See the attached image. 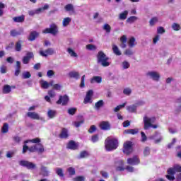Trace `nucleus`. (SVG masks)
<instances>
[{
	"instance_id": "nucleus-1",
	"label": "nucleus",
	"mask_w": 181,
	"mask_h": 181,
	"mask_svg": "<svg viewBox=\"0 0 181 181\" xmlns=\"http://www.w3.org/2000/svg\"><path fill=\"white\" fill-rule=\"evenodd\" d=\"M156 121V117H149L148 115H144L143 117V122L144 124V129L146 131L149 129V128H153L156 129L158 128V125L153 124L154 122Z\"/></svg>"
},
{
	"instance_id": "nucleus-2",
	"label": "nucleus",
	"mask_w": 181,
	"mask_h": 181,
	"mask_svg": "<svg viewBox=\"0 0 181 181\" xmlns=\"http://www.w3.org/2000/svg\"><path fill=\"white\" fill-rule=\"evenodd\" d=\"M97 62L98 64L102 65L103 67H108V66L111 64L110 57H107V55L103 51H100L98 53Z\"/></svg>"
},
{
	"instance_id": "nucleus-3",
	"label": "nucleus",
	"mask_w": 181,
	"mask_h": 181,
	"mask_svg": "<svg viewBox=\"0 0 181 181\" xmlns=\"http://www.w3.org/2000/svg\"><path fill=\"white\" fill-rule=\"evenodd\" d=\"M105 148L108 152L114 151L118 148V140L107 138L105 141Z\"/></svg>"
},
{
	"instance_id": "nucleus-4",
	"label": "nucleus",
	"mask_w": 181,
	"mask_h": 181,
	"mask_svg": "<svg viewBox=\"0 0 181 181\" xmlns=\"http://www.w3.org/2000/svg\"><path fill=\"white\" fill-rule=\"evenodd\" d=\"M181 172V166L179 165H175L173 168H170L168 170L167 173L168 175H165V177L170 181L175 180V173Z\"/></svg>"
},
{
	"instance_id": "nucleus-5",
	"label": "nucleus",
	"mask_w": 181,
	"mask_h": 181,
	"mask_svg": "<svg viewBox=\"0 0 181 181\" xmlns=\"http://www.w3.org/2000/svg\"><path fill=\"white\" fill-rule=\"evenodd\" d=\"M42 33H50L51 35L56 36V35L59 33V27L55 23H52L49 25V28H45L44 30H42Z\"/></svg>"
},
{
	"instance_id": "nucleus-6",
	"label": "nucleus",
	"mask_w": 181,
	"mask_h": 181,
	"mask_svg": "<svg viewBox=\"0 0 181 181\" xmlns=\"http://www.w3.org/2000/svg\"><path fill=\"white\" fill-rule=\"evenodd\" d=\"M20 166H23V168H26L30 170H33V169H36L37 166L36 164L33 163V162L22 160L19 161Z\"/></svg>"
},
{
	"instance_id": "nucleus-7",
	"label": "nucleus",
	"mask_w": 181,
	"mask_h": 181,
	"mask_svg": "<svg viewBox=\"0 0 181 181\" xmlns=\"http://www.w3.org/2000/svg\"><path fill=\"white\" fill-rule=\"evenodd\" d=\"M132 141H127L124 143L123 145V152L126 155H129V153H132L134 148H132Z\"/></svg>"
},
{
	"instance_id": "nucleus-8",
	"label": "nucleus",
	"mask_w": 181,
	"mask_h": 181,
	"mask_svg": "<svg viewBox=\"0 0 181 181\" xmlns=\"http://www.w3.org/2000/svg\"><path fill=\"white\" fill-rule=\"evenodd\" d=\"M29 152H38V153H43V152H45V147L40 143L37 144L30 147Z\"/></svg>"
},
{
	"instance_id": "nucleus-9",
	"label": "nucleus",
	"mask_w": 181,
	"mask_h": 181,
	"mask_svg": "<svg viewBox=\"0 0 181 181\" xmlns=\"http://www.w3.org/2000/svg\"><path fill=\"white\" fill-rule=\"evenodd\" d=\"M94 94V92L93 90H89L86 93V95L83 100L84 104H91L93 103V95Z\"/></svg>"
},
{
	"instance_id": "nucleus-10",
	"label": "nucleus",
	"mask_w": 181,
	"mask_h": 181,
	"mask_svg": "<svg viewBox=\"0 0 181 181\" xmlns=\"http://www.w3.org/2000/svg\"><path fill=\"white\" fill-rule=\"evenodd\" d=\"M146 76H148V77H150V78H151V80H153V81H159V80L160 79V74H159V73L156 71H148L146 74Z\"/></svg>"
},
{
	"instance_id": "nucleus-11",
	"label": "nucleus",
	"mask_w": 181,
	"mask_h": 181,
	"mask_svg": "<svg viewBox=\"0 0 181 181\" xmlns=\"http://www.w3.org/2000/svg\"><path fill=\"white\" fill-rule=\"evenodd\" d=\"M55 52L53 48H48L45 51L40 50V56H42V57H47V56H52V54H54Z\"/></svg>"
},
{
	"instance_id": "nucleus-12",
	"label": "nucleus",
	"mask_w": 181,
	"mask_h": 181,
	"mask_svg": "<svg viewBox=\"0 0 181 181\" xmlns=\"http://www.w3.org/2000/svg\"><path fill=\"white\" fill-rule=\"evenodd\" d=\"M34 54L33 52H27L26 55L23 58V64H29L30 62V59H33Z\"/></svg>"
},
{
	"instance_id": "nucleus-13",
	"label": "nucleus",
	"mask_w": 181,
	"mask_h": 181,
	"mask_svg": "<svg viewBox=\"0 0 181 181\" xmlns=\"http://www.w3.org/2000/svg\"><path fill=\"white\" fill-rule=\"evenodd\" d=\"M150 139H155L154 144H159L163 139V137L160 136L159 132H156L153 135L150 136Z\"/></svg>"
},
{
	"instance_id": "nucleus-14",
	"label": "nucleus",
	"mask_w": 181,
	"mask_h": 181,
	"mask_svg": "<svg viewBox=\"0 0 181 181\" xmlns=\"http://www.w3.org/2000/svg\"><path fill=\"white\" fill-rule=\"evenodd\" d=\"M127 163L128 165H139L140 161H139V158H138V156H134L132 158H129L127 159Z\"/></svg>"
},
{
	"instance_id": "nucleus-15",
	"label": "nucleus",
	"mask_w": 181,
	"mask_h": 181,
	"mask_svg": "<svg viewBox=\"0 0 181 181\" xmlns=\"http://www.w3.org/2000/svg\"><path fill=\"white\" fill-rule=\"evenodd\" d=\"M69 103V96L64 95V96H59V99L57 101V104H62V105H67Z\"/></svg>"
},
{
	"instance_id": "nucleus-16",
	"label": "nucleus",
	"mask_w": 181,
	"mask_h": 181,
	"mask_svg": "<svg viewBox=\"0 0 181 181\" xmlns=\"http://www.w3.org/2000/svg\"><path fill=\"white\" fill-rule=\"evenodd\" d=\"M40 175H42V176H43L44 177H48V176L50 175V171H49L47 167L45 165H41Z\"/></svg>"
},
{
	"instance_id": "nucleus-17",
	"label": "nucleus",
	"mask_w": 181,
	"mask_h": 181,
	"mask_svg": "<svg viewBox=\"0 0 181 181\" xmlns=\"http://www.w3.org/2000/svg\"><path fill=\"white\" fill-rule=\"evenodd\" d=\"M100 129L103 131H108L111 129V124L108 122H102L100 124Z\"/></svg>"
},
{
	"instance_id": "nucleus-18",
	"label": "nucleus",
	"mask_w": 181,
	"mask_h": 181,
	"mask_svg": "<svg viewBox=\"0 0 181 181\" xmlns=\"http://www.w3.org/2000/svg\"><path fill=\"white\" fill-rule=\"evenodd\" d=\"M27 117H28L29 118H31V119H42L39 114L35 112H28L27 113Z\"/></svg>"
},
{
	"instance_id": "nucleus-19",
	"label": "nucleus",
	"mask_w": 181,
	"mask_h": 181,
	"mask_svg": "<svg viewBox=\"0 0 181 181\" xmlns=\"http://www.w3.org/2000/svg\"><path fill=\"white\" fill-rule=\"evenodd\" d=\"M139 132V129H126L124 132V134H130V135H136Z\"/></svg>"
},
{
	"instance_id": "nucleus-20",
	"label": "nucleus",
	"mask_w": 181,
	"mask_h": 181,
	"mask_svg": "<svg viewBox=\"0 0 181 181\" xmlns=\"http://www.w3.org/2000/svg\"><path fill=\"white\" fill-rule=\"evenodd\" d=\"M39 36V33L36 31H33L30 33V35L28 37V40L30 42H33Z\"/></svg>"
},
{
	"instance_id": "nucleus-21",
	"label": "nucleus",
	"mask_w": 181,
	"mask_h": 181,
	"mask_svg": "<svg viewBox=\"0 0 181 181\" xmlns=\"http://www.w3.org/2000/svg\"><path fill=\"white\" fill-rule=\"evenodd\" d=\"M103 82V78L101 76H93L90 79V83L94 84V83H98V84H100Z\"/></svg>"
},
{
	"instance_id": "nucleus-22",
	"label": "nucleus",
	"mask_w": 181,
	"mask_h": 181,
	"mask_svg": "<svg viewBox=\"0 0 181 181\" xmlns=\"http://www.w3.org/2000/svg\"><path fill=\"white\" fill-rule=\"evenodd\" d=\"M67 148L69 149H72V150H76L77 149V148H78V144H77L76 143H75L73 141H71L69 142L68 145H67Z\"/></svg>"
},
{
	"instance_id": "nucleus-23",
	"label": "nucleus",
	"mask_w": 181,
	"mask_h": 181,
	"mask_svg": "<svg viewBox=\"0 0 181 181\" xmlns=\"http://www.w3.org/2000/svg\"><path fill=\"white\" fill-rule=\"evenodd\" d=\"M102 107H104V100H100L95 103L94 108L96 110V111L100 110V108H102Z\"/></svg>"
},
{
	"instance_id": "nucleus-24",
	"label": "nucleus",
	"mask_w": 181,
	"mask_h": 181,
	"mask_svg": "<svg viewBox=\"0 0 181 181\" xmlns=\"http://www.w3.org/2000/svg\"><path fill=\"white\" fill-rule=\"evenodd\" d=\"M12 91V88L9 85H4L3 86L2 93L3 94H9Z\"/></svg>"
},
{
	"instance_id": "nucleus-25",
	"label": "nucleus",
	"mask_w": 181,
	"mask_h": 181,
	"mask_svg": "<svg viewBox=\"0 0 181 181\" xmlns=\"http://www.w3.org/2000/svg\"><path fill=\"white\" fill-rule=\"evenodd\" d=\"M71 22V18H70V17L64 18L62 21V26L64 28H67V26H69V25H70Z\"/></svg>"
},
{
	"instance_id": "nucleus-26",
	"label": "nucleus",
	"mask_w": 181,
	"mask_h": 181,
	"mask_svg": "<svg viewBox=\"0 0 181 181\" xmlns=\"http://www.w3.org/2000/svg\"><path fill=\"white\" fill-rule=\"evenodd\" d=\"M57 115V112L54 110H49L47 112V117H49L50 119L54 118Z\"/></svg>"
},
{
	"instance_id": "nucleus-27",
	"label": "nucleus",
	"mask_w": 181,
	"mask_h": 181,
	"mask_svg": "<svg viewBox=\"0 0 181 181\" xmlns=\"http://www.w3.org/2000/svg\"><path fill=\"white\" fill-rule=\"evenodd\" d=\"M64 9L66 11V12H72L73 13L75 12L74 6H73L71 4H66L64 6Z\"/></svg>"
},
{
	"instance_id": "nucleus-28",
	"label": "nucleus",
	"mask_w": 181,
	"mask_h": 181,
	"mask_svg": "<svg viewBox=\"0 0 181 181\" xmlns=\"http://www.w3.org/2000/svg\"><path fill=\"white\" fill-rule=\"evenodd\" d=\"M60 138L66 139L69 136V131L66 128H63L59 134Z\"/></svg>"
},
{
	"instance_id": "nucleus-29",
	"label": "nucleus",
	"mask_w": 181,
	"mask_h": 181,
	"mask_svg": "<svg viewBox=\"0 0 181 181\" xmlns=\"http://www.w3.org/2000/svg\"><path fill=\"white\" fill-rule=\"evenodd\" d=\"M69 77L78 80V78H80V74L77 71H71L69 72Z\"/></svg>"
},
{
	"instance_id": "nucleus-30",
	"label": "nucleus",
	"mask_w": 181,
	"mask_h": 181,
	"mask_svg": "<svg viewBox=\"0 0 181 181\" xmlns=\"http://www.w3.org/2000/svg\"><path fill=\"white\" fill-rule=\"evenodd\" d=\"M112 49L113 53H115L116 56H121L122 53H121V51H119V48H118V46L115 45H112Z\"/></svg>"
},
{
	"instance_id": "nucleus-31",
	"label": "nucleus",
	"mask_w": 181,
	"mask_h": 181,
	"mask_svg": "<svg viewBox=\"0 0 181 181\" xmlns=\"http://www.w3.org/2000/svg\"><path fill=\"white\" fill-rule=\"evenodd\" d=\"M158 22H159V18L153 17L149 21V25L150 26H155Z\"/></svg>"
},
{
	"instance_id": "nucleus-32",
	"label": "nucleus",
	"mask_w": 181,
	"mask_h": 181,
	"mask_svg": "<svg viewBox=\"0 0 181 181\" xmlns=\"http://www.w3.org/2000/svg\"><path fill=\"white\" fill-rule=\"evenodd\" d=\"M23 33V30L21 31H17L16 30H11L10 31L11 36H13V37H15L16 36H19V35H22Z\"/></svg>"
},
{
	"instance_id": "nucleus-33",
	"label": "nucleus",
	"mask_w": 181,
	"mask_h": 181,
	"mask_svg": "<svg viewBox=\"0 0 181 181\" xmlns=\"http://www.w3.org/2000/svg\"><path fill=\"white\" fill-rule=\"evenodd\" d=\"M40 13H42V9L37 8L36 10L30 11L28 15H30V16H35V15H39Z\"/></svg>"
},
{
	"instance_id": "nucleus-34",
	"label": "nucleus",
	"mask_w": 181,
	"mask_h": 181,
	"mask_svg": "<svg viewBox=\"0 0 181 181\" xmlns=\"http://www.w3.org/2000/svg\"><path fill=\"white\" fill-rule=\"evenodd\" d=\"M40 84L42 88H44L45 90H47V88H49V87H50V84L49 83V82L44 80L40 81Z\"/></svg>"
},
{
	"instance_id": "nucleus-35",
	"label": "nucleus",
	"mask_w": 181,
	"mask_h": 181,
	"mask_svg": "<svg viewBox=\"0 0 181 181\" xmlns=\"http://www.w3.org/2000/svg\"><path fill=\"white\" fill-rule=\"evenodd\" d=\"M13 21L16 23L25 22V16L14 17V18H13Z\"/></svg>"
},
{
	"instance_id": "nucleus-36",
	"label": "nucleus",
	"mask_w": 181,
	"mask_h": 181,
	"mask_svg": "<svg viewBox=\"0 0 181 181\" xmlns=\"http://www.w3.org/2000/svg\"><path fill=\"white\" fill-rule=\"evenodd\" d=\"M55 173L59 176V177H64V173H63V168H57L55 169Z\"/></svg>"
},
{
	"instance_id": "nucleus-37",
	"label": "nucleus",
	"mask_w": 181,
	"mask_h": 181,
	"mask_svg": "<svg viewBox=\"0 0 181 181\" xmlns=\"http://www.w3.org/2000/svg\"><path fill=\"white\" fill-rule=\"evenodd\" d=\"M67 53L71 56V57H78L77 53L73 50L71 48H67L66 49Z\"/></svg>"
},
{
	"instance_id": "nucleus-38",
	"label": "nucleus",
	"mask_w": 181,
	"mask_h": 181,
	"mask_svg": "<svg viewBox=\"0 0 181 181\" xmlns=\"http://www.w3.org/2000/svg\"><path fill=\"white\" fill-rule=\"evenodd\" d=\"M16 52H21L22 50V41L19 40L16 43L15 46Z\"/></svg>"
},
{
	"instance_id": "nucleus-39",
	"label": "nucleus",
	"mask_w": 181,
	"mask_h": 181,
	"mask_svg": "<svg viewBox=\"0 0 181 181\" xmlns=\"http://www.w3.org/2000/svg\"><path fill=\"white\" fill-rule=\"evenodd\" d=\"M127 16H128V11H124L119 14V19L121 21H125V19H127Z\"/></svg>"
},
{
	"instance_id": "nucleus-40",
	"label": "nucleus",
	"mask_w": 181,
	"mask_h": 181,
	"mask_svg": "<svg viewBox=\"0 0 181 181\" xmlns=\"http://www.w3.org/2000/svg\"><path fill=\"white\" fill-rule=\"evenodd\" d=\"M127 110L129 112H135L136 111V105H132L127 107Z\"/></svg>"
},
{
	"instance_id": "nucleus-41",
	"label": "nucleus",
	"mask_w": 181,
	"mask_h": 181,
	"mask_svg": "<svg viewBox=\"0 0 181 181\" xmlns=\"http://www.w3.org/2000/svg\"><path fill=\"white\" fill-rule=\"evenodd\" d=\"M121 66L122 67L123 70H127L131 67V64H129L128 61H124L122 62Z\"/></svg>"
},
{
	"instance_id": "nucleus-42",
	"label": "nucleus",
	"mask_w": 181,
	"mask_h": 181,
	"mask_svg": "<svg viewBox=\"0 0 181 181\" xmlns=\"http://www.w3.org/2000/svg\"><path fill=\"white\" fill-rule=\"evenodd\" d=\"M128 43H129V47H134L136 45L135 37H130Z\"/></svg>"
},
{
	"instance_id": "nucleus-43",
	"label": "nucleus",
	"mask_w": 181,
	"mask_h": 181,
	"mask_svg": "<svg viewBox=\"0 0 181 181\" xmlns=\"http://www.w3.org/2000/svg\"><path fill=\"white\" fill-rule=\"evenodd\" d=\"M66 171L68 172L69 176H74V175H76V169L73 167L68 168Z\"/></svg>"
},
{
	"instance_id": "nucleus-44",
	"label": "nucleus",
	"mask_w": 181,
	"mask_h": 181,
	"mask_svg": "<svg viewBox=\"0 0 181 181\" xmlns=\"http://www.w3.org/2000/svg\"><path fill=\"white\" fill-rule=\"evenodd\" d=\"M172 29H173L175 32H179L181 29V26L177 23H173L172 25Z\"/></svg>"
},
{
	"instance_id": "nucleus-45",
	"label": "nucleus",
	"mask_w": 181,
	"mask_h": 181,
	"mask_svg": "<svg viewBox=\"0 0 181 181\" xmlns=\"http://www.w3.org/2000/svg\"><path fill=\"white\" fill-rule=\"evenodd\" d=\"M136 21H138V17L131 16V17L127 18V22L128 23H134V22H136Z\"/></svg>"
},
{
	"instance_id": "nucleus-46",
	"label": "nucleus",
	"mask_w": 181,
	"mask_h": 181,
	"mask_svg": "<svg viewBox=\"0 0 181 181\" xmlns=\"http://www.w3.org/2000/svg\"><path fill=\"white\" fill-rule=\"evenodd\" d=\"M8 127H9V125L8 124V123H4L1 129V132L3 134H6V132H8Z\"/></svg>"
},
{
	"instance_id": "nucleus-47",
	"label": "nucleus",
	"mask_w": 181,
	"mask_h": 181,
	"mask_svg": "<svg viewBox=\"0 0 181 181\" xmlns=\"http://www.w3.org/2000/svg\"><path fill=\"white\" fill-rule=\"evenodd\" d=\"M125 105H127V103H124L122 105L117 106L116 107H115L114 112H118V111H119V110H121L122 108H124V107H125Z\"/></svg>"
},
{
	"instance_id": "nucleus-48",
	"label": "nucleus",
	"mask_w": 181,
	"mask_h": 181,
	"mask_svg": "<svg viewBox=\"0 0 181 181\" xmlns=\"http://www.w3.org/2000/svg\"><path fill=\"white\" fill-rule=\"evenodd\" d=\"M85 80H86V75L82 76L81 78V84H80V87L81 88H84L85 87Z\"/></svg>"
},
{
	"instance_id": "nucleus-49",
	"label": "nucleus",
	"mask_w": 181,
	"mask_h": 181,
	"mask_svg": "<svg viewBox=\"0 0 181 181\" xmlns=\"http://www.w3.org/2000/svg\"><path fill=\"white\" fill-rule=\"evenodd\" d=\"M103 30H105L107 33H110L111 32V26H110L108 24H105L103 25Z\"/></svg>"
},
{
	"instance_id": "nucleus-50",
	"label": "nucleus",
	"mask_w": 181,
	"mask_h": 181,
	"mask_svg": "<svg viewBox=\"0 0 181 181\" xmlns=\"http://www.w3.org/2000/svg\"><path fill=\"white\" fill-rule=\"evenodd\" d=\"M141 141L142 142H146V141H148V136H146V134H145V132H141Z\"/></svg>"
},
{
	"instance_id": "nucleus-51",
	"label": "nucleus",
	"mask_w": 181,
	"mask_h": 181,
	"mask_svg": "<svg viewBox=\"0 0 181 181\" xmlns=\"http://www.w3.org/2000/svg\"><path fill=\"white\" fill-rule=\"evenodd\" d=\"M86 49L88 50H96L97 47H95V45H94L89 44V45H86Z\"/></svg>"
},
{
	"instance_id": "nucleus-52",
	"label": "nucleus",
	"mask_w": 181,
	"mask_h": 181,
	"mask_svg": "<svg viewBox=\"0 0 181 181\" xmlns=\"http://www.w3.org/2000/svg\"><path fill=\"white\" fill-rule=\"evenodd\" d=\"M131 93H132V90L129 88H124L123 90V93L125 94V95H130Z\"/></svg>"
},
{
	"instance_id": "nucleus-53",
	"label": "nucleus",
	"mask_w": 181,
	"mask_h": 181,
	"mask_svg": "<svg viewBox=\"0 0 181 181\" xmlns=\"http://www.w3.org/2000/svg\"><path fill=\"white\" fill-rule=\"evenodd\" d=\"M86 178L84 176H77L73 178V181H85Z\"/></svg>"
},
{
	"instance_id": "nucleus-54",
	"label": "nucleus",
	"mask_w": 181,
	"mask_h": 181,
	"mask_svg": "<svg viewBox=\"0 0 181 181\" xmlns=\"http://www.w3.org/2000/svg\"><path fill=\"white\" fill-rule=\"evenodd\" d=\"M151 153V148L146 147L144 150V156H148Z\"/></svg>"
},
{
	"instance_id": "nucleus-55",
	"label": "nucleus",
	"mask_w": 181,
	"mask_h": 181,
	"mask_svg": "<svg viewBox=\"0 0 181 181\" xmlns=\"http://www.w3.org/2000/svg\"><path fill=\"white\" fill-rule=\"evenodd\" d=\"M124 54H126V56H132V54H134V51L131 49H127L125 50Z\"/></svg>"
},
{
	"instance_id": "nucleus-56",
	"label": "nucleus",
	"mask_w": 181,
	"mask_h": 181,
	"mask_svg": "<svg viewBox=\"0 0 181 181\" xmlns=\"http://www.w3.org/2000/svg\"><path fill=\"white\" fill-rule=\"evenodd\" d=\"M13 139L16 144H21V141H22V138L18 136H15L13 137Z\"/></svg>"
},
{
	"instance_id": "nucleus-57",
	"label": "nucleus",
	"mask_w": 181,
	"mask_h": 181,
	"mask_svg": "<svg viewBox=\"0 0 181 181\" xmlns=\"http://www.w3.org/2000/svg\"><path fill=\"white\" fill-rule=\"evenodd\" d=\"M31 76L32 75L30 74V72H29V71H26V72L23 73V78H30Z\"/></svg>"
},
{
	"instance_id": "nucleus-58",
	"label": "nucleus",
	"mask_w": 181,
	"mask_h": 181,
	"mask_svg": "<svg viewBox=\"0 0 181 181\" xmlns=\"http://www.w3.org/2000/svg\"><path fill=\"white\" fill-rule=\"evenodd\" d=\"M165 28H163V27H158L157 28V33L160 34V35H163V33H165Z\"/></svg>"
},
{
	"instance_id": "nucleus-59",
	"label": "nucleus",
	"mask_w": 181,
	"mask_h": 181,
	"mask_svg": "<svg viewBox=\"0 0 181 181\" xmlns=\"http://www.w3.org/2000/svg\"><path fill=\"white\" fill-rule=\"evenodd\" d=\"M119 163L121 165V166H119V167H117V170H119V171H121V170H124V161H122V160H119Z\"/></svg>"
},
{
	"instance_id": "nucleus-60",
	"label": "nucleus",
	"mask_w": 181,
	"mask_h": 181,
	"mask_svg": "<svg viewBox=\"0 0 181 181\" xmlns=\"http://www.w3.org/2000/svg\"><path fill=\"white\" fill-rule=\"evenodd\" d=\"M48 95L51 98H54V97H56V92L54 90H49Z\"/></svg>"
},
{
	"instance_id": "nucleus-61",
	"label": "nucleus",
	"mask_w": 181,
	"mask_h": 181,
	"mask_svg": "<svg viewBox=\"0 0 181 181\" xmlns=\"http://www.w3.org/2000/svg\"><path fill=\"white\" fill-rule=\"evenodd\" d=\"M76 111H77L76 108H70L68 110V114L70 115H74V114H76Z\"/></svg>"
},
{
	"instance_id": "nucleus-62",
	"label": "nucleus",
	"mask_w": 181,
	"mask_h": 181,
	"mask_svg": "<svg viewBox=\"0 0 181 181\" xmlns=\"http://www.w3.org/2000/svg\"><path fill=\"white\" fill-rule=\"evenodd\" d=\"M159 39H160V36H159V35H156L155 37L153 39V45H156V43L159 42Z\"/></svg>"
},
{
	"instance_id": "nucleus-63",
	"label": "nucleus",
	"mask_w": 181,
	"mask_h": 181,
	"mask_svg": "<svg viewBox=\"0 0 181 181\" xmlns=\"http://www.w3.org/2000/svg\"><path fill=\"white\" fill-rule=\"evenodd\" d=\"M87 156H88V153L87 151L81 152V153H80L81 158H87Z\"/></svg>"
},
{
	"instance_id": "nucleus-64",
	"label": "nucleus",
	"mask_w": 181,
	"mask_h": 181,
	"mask_svg": "<svg viewBox=\"0 0 181 181\" xmlns=\"http://www.w3.org/2000/svg\"><path fill=\"white\" fill-rule=\"evenodd\" d=\"M29 141L30 142H32V144H40V139L39 138H35Z\"/></svg>"
}]
</instances>
